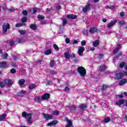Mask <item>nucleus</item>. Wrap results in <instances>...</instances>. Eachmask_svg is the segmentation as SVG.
Segmentation results:
<instances>
[{
    "label": "nucleus",
    "instance_id": "f257e3e1",
    "mask_svg": "<svg viewBox=\"0 0 127 127\" xmlns=\"http://www.w3.org/2000/svg\"><path fill=\"white\" fill-rule=\"evenodd\" d=\"M77 72L79 73L81 77H85L86 76V69L83 66H79L77 68Z\"/></svg>",
    "mask_w": 127,
    "mask_h": 127
},
{
    "label": "nucleus",
    "instance_id": "f03ea898",
    "mask_svg": "<svg viewBox=\"0 0 127 127\" xmlns=\"http://www.w3.org/2000/svg\"><path fill=\"white\" fill-rule=\"evenodd\" d=\"M117 106H121V105H124L126 107H127V100L122 99L119 101H116L115 103Z\"/></svg>",
    "mask_w": 127,
    "mask_h": 127
},
{
    "label": "nucleus",
    "instance_id": "7ed1b4c3",
    "mask_svg": "<svg viewBox=\"0 0 127 127\" xmlns=\"http://www.w3.org/2000/svg\"><path fill=\"white\" fill-rule=\"evenodd\" d=\"M22 117H23V118H25L27 120H31L32 114L31 113L28 114L25 112H23L22 113Z\"/></svg>",
    "mask_w": 127,
    "mask_h": 127
},
{
    "label": "nucleus",
    "instance_id": "20e7f679",
    "mask_svg": "<svg viewBox=\"0 0 127 127\" xmlns=\"http://www.w3.org/2000/svg\"><path fill=\"white\" fill-rule=\"evenodd\" d=\"M124 76H127V72H119L116 73V79H119L123 78Z\"/></svg>",
    "mask_w": 127,
    "mask_h": 127
},
{
    "label": "nucleus",
    "instance_id": "39448f33",
    "mask_svg": "<svg viewBox=\"0 0 127 127\" xmlns=\"http://www.w3.org/2000/svg\"><path fill=\"white\" fill-rule=\"evenodd\" d=\"M10 27V25H9V24H8V23L3 24L2 26L3 32L4 33H5V32L7 31V29H9Z\"/></svg>",
    "mask_w": 127,
    "mask_h": 127
},
{
    "label": "nucleus",
    "instance_id": "423d86ee",
    "mask_svg": "<svg viewBox=\"0 0 127 127\" xmlns=\"http://www.w3.org/2000/svg\"><path fill=\"white\" fill-rule=\"evenodd\" d=\"M85 51V48L82 46H79L78 48V54L79 56H83V53Z\"/></svg>",
    "mask_w": 127,
    "mask_h": 127
},
{
    "label": "nucleus",
    "instance_id": "0eeeda50",
    "mask_svg": "<svg viewBox=\"0 0 127 127\" xmlns=\"http://www.w3.org/2000/svg\"><path fill=\"white\" fill-rule=\"evenodd\" d=\"M43 116L44 119L47 121H48V120H51L53 118V116L51 114H43Z\"/></svg>",
    "mask_w": 127,
    "mask_h": 127
},
{
    "label": "nucleus",
    "instance_id": "6e6552de",
    "mask_svg": "<svg viewBox=\"0 0 127 127\" xmlns=\"http://www.w3.org/2000/svg\"><path fill=\"white\" fill-rule=\"evenodd\" d=\"M4 83L7 86H12V85H13V81L10 79H5L4 81Z\"/></svg>",
    "mask_w": 127,
    "mask_h": 127
},
{
    "label": "nucleus",
    "instance_id": "1a4fd4ad",
    "mask_svg": "<svg viewBox=\"0 0 127 127\" xmlns=\"http://www.w3.org/2000/svg\"><path fill=\"white\" fill-rule=\"evenodd\" d=\"M89 32L93 34L95 32H99V30L96 27H92L89 29Z\"/></svg>",
    "mask_w": 127,
    "mask_h": 127
},
{
    "label": "nucleus",
    "instance_id": "9d476101",
    "mask_svg": "<svg viewBox=\"0 0 127 127\" xmlns=\"http://www.w3.org/2000/svg\"><path fill=\"white\" fill-rule=\"evenodd\" d=\"M91 9V5L88 3L86 6L83 8V12H87L88 10H90Z\"/></svg>",
    "mask_w": 127,
    "mask_h": 127
},
{
    "label": "nucleus",
    "instance_id": "9b49d317",
    "mask_svg": "<svg viewBox=\"0 0 127 127\" xmlns=\"http://www.w3.org/2000/svg\"><path fill=\"white\" fill-rule=\"evenodd\" d=\"M58 124V122L56 120L53 121L47 124L48 127H52V126H56Z\"/></svg>",
    "mask_w": 127,
    "mask_h": 127
},
{
    "label": "nucleus",
    "instance_id": "f8f14e48",
    "mask_svg": "<svg viewBox=\"0 0 127 127\" xmlns=\"http://www.w3.org/2000/svg\"><path fill=\"white\" fill-rule=\"evenodd\" d=\"M116 23H117V20H112L111 21L110 23H109V24L107 25V27H108L109 28H110V27H112V26H114V25L116 24Z\"/></svg>",
    "mask_w": 127,
    "mask_h": 127
},
{
    "label": "nucleus",
    "instance_id": "ddd939ff",
    "mask_svg": "<svg viewBox=\"0 0 127 127\" xmlns=\"http://www.w3.org/2000/svg\"><path fill=\"white\" fill-rule=\"evenodd\" d=\"M50 94L48 93H45L42 96V99L43 100H48V98H50Z\"/></svg>",
    "mask_w": 127,
    "mask_h": 127
},
{
    "label": "nucleus",
    "instance_id": "4468645a",
    "mask_svg": "<svg viewBox=\"0 0 127 127\" xmlns=\"http://www.w3.org/2000/svg\"><path fill=\"white\" fill-rule=\"evenodd\" d=\"M66 17L69 19H76L77 18V16L74 15L68 14Z\"/></svg>",
    "mask_w": 127,
    "mask_h": 127
},
{
    "label": "nucleus",
    "instance_id": "2eb2a0df",
    "mask_svg": "<svg viewBox=\"0 0 127 127\" xmlns=\"http://www.w3.org/2000/svg\"><path fill=\"white\" fill-rule=\"evenodd\" d=\"M5 118H6V114H2L0 115V122H4V120H5Z\"/></svg>",
    "mask_w": 127,
    "mask_h": 127
},
{
    "label": "nucleus",
    "instance_id": "dca6fc26",
    "mask_svg": "<svg viewBox=\"0 0 127 127\" xmlns=\"http://www.w3.org/2000/svg\"><path fill=\"white\" fill-rule=\"evenodd\" d=\"M37 87V85L35 84H31L28 86V88L29 90H33V89H35Z\"/></svg>",
    "mask_w": 127,
    "mask_h": 127
},
{
    "label": "nucleus",
    "instance_id": "f3484780",
    "mask_svg": "<svg viewBox=\"0 0 127 127\" xmlns=\"http://www.w3.org/2000/svg\"><path fill=\"white\" fill-rule=\"evenodd\" d=\"M7 66V64L6 63L3 62L2 63H0V68H6Z\"/></svg>",
    "mask_w": 127,
    "mask_h": 127
},
{
    "label": "nucleus",
    "instance_id": "a211bd4d",
    "mask_svg": "<svg viewBox=\"0 0 127 127\" xmlns=\"http://www.w3.org/2000/svg\"><path fill=\"white\" fill-rule=\"evenodd\" d=\"M100 44V41L99 40H97L93 42L92 43V45L94 46V47H97V46H99Z\"/></svg>",
    "mask_w": 127,
    "mask_h": 127
},
{
    "label": "nucleus",
    "instance_id": "6ab92c4d",
    "mask_svg": "<svg viewBox=\"0 0 127 127\" xmlns=\"http://www.w3.org/2000/svg\"><path fill=\"white\" fill-rule=\"evenodd\" d=\"M126 83H127V79H123L120 82L119 85L123 86V85H125Z\"/></svg>",
    "mask_w": 127,
    "mask_h": 127
},
{
    "label": "nucleus",
    "instance_id": "aec40b11",
    "mask_svg": "<svg viewBox=\"0 0 127 127\" xmlns=\"http://www.w3.org/2000/svg\"><path fill=\"white\" fill-rule=\"evenodd\" d=\"M25 83V80L24 79H21L18 81V85L19 86H22Z\"/></svg>",
    "mask_w": 127,
    "mask_h": 127
},
{
    "label": "nucleus",
    "instance_id": "412c9836",
    "mask_svg": "<svg viewBox=\"0 0 127 127\" xmlns=\"http://www.w3.org/2000/svg\"><path fill=\"white\" fill-rule=\"evenodd\" d=\"M121 47H122V46L121 45L117 46V48L113 50V53L114 54H116V53H117L118 52L119 49H120Z\"/></svg>",
    "mask_w": 127,
    "mask_h": 127
},
{
    "label": "nucleus",
    "instance_id": "4be33fe9",
    "mask_svg": "<svg viewBox=\"0 0 127 127\" xmlns=\"http://www.w3.org/2000/svg\"><path fill=\"white\" fill-rule=\"evenodd\" d=\"M30 28L31 29H32V30H35L37 28V26H36L35 24H32L30 25Z\"/></svg>",
    "mask_w": 127,
    "mask_h": 127
},
{
    "label": "nucleus",
    "instance_id": "5701e85b",
    "mask_svg": "<svg viewBox=\"0 0 127 127\" xmlns=\"http://www.w3.org/2000/svg\"><path fill=\"white\" fill-rule=\"evenodd\" d=\"M66 122H67V125L66 127H72V121L69 120H67Z\"/></svg>",
    "mask_w": 127,
    "mask_h": 127
},
{
    "label": "nucleus",
    "instance_id": "b1692460",
    "mask_svg": "<svg viewBox=\"0 0 127 127\" xmlns=\"http://www.w3.org/2000/svg\"><path fill=\"white\" fill-rule=\"evenodd\" d=\"M64 57L66 59H69L70 58V53L69 52H65L64 54Z\"/></svg>",
    "mask_w": 127,
    "mask_h": 127
},
{
    "label": "nucleus",
    "instance_id": "393cba45",
    "mask_svg": "<svg viewBox=\"0 0 127 127\" xmlns=\"http://www.w3.org/2000/svg\"><path fill=\"white\" fill-rule=\"evenodd\" d=\"M52 53L51 50H48L44 52L45 55H49Z\"/></svg>",
    "mask_w": 127,
    "mask_h": 127
},
{
    "label": "nucleus",
    "instance_id": "a878e982",
    "mask_svg": "<svg viewBox=\"0 0 127 127\" xmlns=\"http://www.w3.org/2000/svg\"><path fill=\"white\" fill-rule=\"evenodd\" d=\"M107 67L105 65H103L100 66L99 70L100 71H104V70H106Z\"/></svg>",
    "mask_w": 127,
    "mask_h": 127
},
{
    "label": "nucleus",
    "instance_id": "bb28decb",
    "mask_svg": "<svg viewBox=\"0 0 127 127\" xmlns=\"http://www.w3.org/2000/svg\"><path fill=\"white\" fill-rule=\"evenodd\" d=\"M31 10H33V13H36L37 11H40L39 9L37 8H32Z\"/></svg>",
    "mask_w": 127,
    "mask_h": 127
},
{
    "label": "nucleus",
    "instance_id": "cd10ccee",
    "mask_svg": "<svg viewBox=\"0 0 127 127\" xmlns=\"http://www.w3.org/2000/svg\"><path fill=\"white\" fill-rule=\"evenodd\" d=\"M87 108V105L85 104H81L79 106V108L81 109V110H85Z\"/></svg>",
    "mask_w": 127,
    "mask_h": 127
},
{
    "label": "nucleus",
    "instance_id": "c85d7f7f",
    "mask_svg": "<svg viewBox=\"0 0 127 127\" xmlns=\"http://www.w3.org/2000/svg\"><path fill=\"white\" fill-rule=\"evenodd\" d=\"M108 88V85L104 84L102 86L101 89L102 91H105V90H107V88Z\"/></svg>",
    "mask_w": 127,
    "mask_h": 127
},
{
    "label": "nucleus",
    "instance_id": "c756f323",
    "mask_svg": "<svg viewBox=\"0 0 127 127\" xmlns=\"http://www.w3.org/2000/svg\"><path fill=\"white\" fill-rule=\"evenodd\" d=\"M55 64V62H54V60L52 61L50 64V67L53 68V67H54Z\"/></svg>",
    "mask_w": 127,
    "mask_h": 127
},
{
    "label": "nucleus",
    "instance_id": "7c9ffc66",
    "mask_svg": "<svg viewBox=\"0 0 127 127\" xmlns=\"http://www.w3.org/2000/svg\"><path fill=\"white\" fill-rule=\"evenodd\" d=\"M19 32L21 35H24L26 33V31L25 30H21L19 31Z\"/></svg>",
    "mask_w": 127,
    "mask_h": 127
},
{
    "label": "nucleus",
    "instance_id": "2f4dec72",
    "mask_svg": "<svg viewBox=\"0 0 127 127\" xmlns=\"http://www.w3.org/2000/svg\"><path fill=\"white\" fill-rule=\"evenodd\" d=\"M53 47H54V49H55V50H56V51H59V48L58 47V46H57V45L54 44L53 45Z\"/></svg>",
    "mask_w": 127,
    "mask_h": 127
},
{
    "label": "nucleus",
    "instance_id": "473e14b6",
    "mask_svg": "<svg viewBox=\"0 0 127 127\" xmlns=\"http://www.w3.org/2000/svg\"><path fill=\"white\" fill-rule=\"evenodd\" d=\"M38 18L40 20H43V19H44V16L42 15H39L38 16Z\"/></svg>",
    "mask_w": 127,
    "mask_h": 127
},
{
    "label": "nucleus",
    "instance_id": "72a5a7b5",
    "mask_svg": "<svg viewBox=\"0 0 127 127\" xmlns=\"http://www.w3.org/2000/svg\"><path fill=\"white\" fill-rule=\"evenodd\" d=\"M53 115H54L55 116H58L59 115V111H53Z\"/></svg>",
    "mask_w": 127,
    "mask_h": 127
},
{
    "label": "nucleus",
    "instance_id": "f704fd0d",
    "mask_svg": "<svg viewBox=\"0 0 127 127\" xmlns=\"http://www.w3.org/2000/svg\"><path fill=\"white\" fill-rule=\"evenodd\" d=\"M4 86H5V83H2V82L0 81V88H3V87H4Z\"/></svg>",
    "mask_w": 127,
    "mask_h": 127
},
{
    "label": "nucleus",
    "instance_id": "c9c22d12",
    "mask_svg": "<svg viewBox=\"0 0 127 127\" xmlns=\"http://www.w3.org/2000/svg\"><path fill=\"white\" fill-rule=\"evenodd\" d=\"M104 122L105 123H109V122H110V118L107 117V118H105Z\"/></svg>",
    "mask_w": 127,
    "mask_h": 127
},
{
    "label": "nucleus",
    "instance_id": "e433bc0d",
    "mask_svg": "<svg viewBox=\"0 0 127 127\" xmlns=\"http://www.w3.org/2000/svg\"><path fill=\"white\" fill-rule=\"evenodd\" d=\"M17 42H18V43H22V42H23V41H22V39L20 38H18L16 40Z\"/></svg>",
    "mask_w": 127,
    "mask_h": 127
},
{
    "label": "nucleus",
    "instance_id": "4c0bfd02",
    "mask_svg": "<svg viewBox=\"0 0 127 127\" xmlns=\"http://www.w3.org/2000/svg\"><path fill=\"white\" fill-rule=\"evenodd\" d=\"M23 24L21 23H18L15 25L16 27H19L20 26H22Z\"/></svg>",
    "mask_w": 127,
    "mask_h": 127
},
{
    "label": "nucleus",
    "instance_id": "58836bf2",
    "mask_svg": "<svg viewBox=\"0 0 127 127\" xmlns=\"http://www.w3.org/2000/svg\"><path fill=\"white\" fill-rule=\"evenodd\" d=\"M67 23V19H64L63 22V25L64 26Z\"/></svg>",
    "mask_w": 127,
    "mask_h": 127
},
{
    "label": "nucleus",
    "instance_id": "ea45409f",
    "mask_svg": "<svg viewBox=\"0 0 127 127\" xmlns=\"http://www.w3.org/2000/svg\"><path fill=\"white\" fill-rule=\"evenodd\" d=\"M27 20V18L26 17H24L22 18V22H25Z\"/></svg>",
    "mask_w": 127,
    "mask_h": 127
},
{
    "label": "nucleus",
    "instance_id": "a19ab883",
    "mask_svg": "<svg viewBox=\"0 0 127 127\" xmlns=\"http://www.w3.org/2000/svg\"><path fill=\"white\" fill-rule=\"evenodd\" d=\"M107 8H110V9H115V6H107Z\"/></svg>",
    "mask_w": 127,
    "mask_h": 127
},
{
    "label": "nucleus",
    "instance_id": "79ce46f5",
    "mask_svg": "<svg viewBox=\"0 0 127 127\" xmlns=\"http://www.w3.org/2000/svg\"><path fill=\"white\" fill-rule=\"evenodd\" d=\"M118 23L119 24V25H124V24H125V22L124 21H120L118 22Z\"/></svg>",
    "mask_w": 127,
    "mask_h": 127
},
{
    "label": "nucleus",
    "instance_id": "37998d69",
    "mask_svg": "<svg viewBox=\"0 0 127 127\" xmlns=\"http://www.w3.org/2000/svg\"><path fill=\"white\" fill-rule=\"evenodd\" d=\"M16 72L15 69L14 68H12L10 70V73H11V74H14Z\"/></svg>",
    "mask_w": 127,
    "mask_h": 127
},
{
    "label": "nucleus",
    "instance_id": "c03bdc74",
    "mask_svg": "<svg viewBox=\"0 0 127 127\" xmlns=\"http://www.w3.org/2000/svg\"><path fill=\"white\" fill-rule=\"evenodd\" d=\"M69 90H70V88L68 86H66L64 88V91L65 92H69Z\"/></svg>",
    "mask_w": 127,
    "mask_h": 127
},
{
    "label": "nucleus",
    "instance_id": "a18cd8bd",
    "mask_svg": "<svg viewBox=\"0 0 127 127\" xmlns=\"http://www.w3.org/2000/svg\"><path fill=\"white\" fill-rule=\"evenodd\" d=\"M81 44L82 46H85L86 45V41L85 40H83L81 42Z\"/></svg>",
    "mask_w": 127,
    "mask_h": 127
},
{
    "label": "nucleus",
    "instance_id": "49530a36",
    "mask_svg": "<svg viewBox=\"0 0 127 127\" xmlns=\"http://www.w3.org/2000/svg\"><path fill=\"white\" fill-rule=\"evenodd\" d=\"M125 64H125V63H124V62L120 64V68H123L124 67V66H125Z\"/></svg>",
    "mask_w": 127,
    "mask_h": 127
},
{
    "label": "nucleus",
    "instance_id": "de8ad7c7",
    "mask_svg": "<svg viewBox=\"0 0 127 127\" xmlns=\"http://www.w3.org/2000/svg\"><path fill=\"white\" fill-rule=\"evenodd\" d=\"M35 101H40V97L39 96H37L35 97Z\"/></svg>",
    "mask_w": 127,
    "mask_h": 127
},
{
    "label": "nucleus",
    "instance_id": "09e8293b",
    "mask_svg": "<svg viewBox=\"0 0 127 127\" xmlns=\"http://www.w3.org/2000/svg\"><path fill=\"white\" fill-rule=\"evenodd\" d=\"M121 56H122V53H120L118 56L114 58V59H119V58H120V57H121Z\"/></svg>",
    "mask_w": 127,
    "mask_h": 127
},
{
    "label": "nucleus",
    "instance_id": "8fccbe9b",
    "mask_svg": "<svg viewBox=\"0 0 127 127\" xmlns=\"http://www.w3.org/2000/svg\"><path fill=\"white\" fill-rule=\"evenodd\" d=\"M22 14H23V15H27V11L23 10L22 11Z\"/></svg>",
    "mask_w": 127,
    "mask_h": 127
},
{
    "label": "nucleus",
    "instance_id": "3c124183",
    "mask_svg": "<svg viewBox=\"0 0 127 127\" xmlns=\"http://www.w3.org/2000/svg\"><path fill=\"white\" fill-rule=\"evenodd\" d=\"M50 73H51V74H52L53 75H54L55 74H57V72H56L54 70H51Z\"/></svg>",
    "mask_w": 127,
    "mask_h": 127
},
{
    "label": "nucleus",
    "instance_id": "603ef678",
    "mask_svg": "<svg viewBox=\"0 0 127 127\" xmlns=\"http://www.w3.org/2000/svg\"><path fill=\"white\" fill-rule=\"evenodd\" d=\"M75 57H76V56L74 53H72L71 55H70V58H75Z\"/></svg>",
    "mask_w": 127,
    "mask_h": 127
},
{
    "label": "nucleus",
    "instance_id": "864d4df0",
    "mask_svg": "<svg viewBox=\"0 0 127 127\" xmlns=\"http://www.w3.org/2000/svg\"><path fill=\"white\" fill-rule=\"evenodd\" d=\"M76 109V107L74 105L70 107V110H72V111Z\"/></svg>",
    "mask_w": 127,
    "mask_h": 127
},
{
    "label": "nucleus",
    "instance_id": "5fc2aeb1",
    "mask_svg": "<svg viewBox=\"0 0 127 127\" xmlns=\"http://www.w3.org/2000/svg\"><path fill=\"white\" fill-rule=\"evenodd\" d=\"M7 56H8L7 53H5L3 55V58H7Z\"/></svg>",
    "mask_w": 127,
    "mask_h": 127
},
{
    "label": "nucleus",
    "instance_id": "6e6d98bb",
    "mask_svg": "<svg viewBox=\"0 0 127 127\" xmlns=\"http://www.w3.org/2000/svg\"><path fill=\"white\" fill-rule=\"evenodd\" d=\"M10 45L11 46H13V45H14V41H11L10 42Z\"/></svg>",
    "mask_w": 127,
    "mask_h": 127
},
{
    "label": "nucleus",
    "instance_id": "4d7b16f0",
    "mask_svg": "<svg viewBox=\"0 0 127 127\" xmlns=\"http://www.w3.org/2000/svg\"><path fill=\"white\" fill-rule=\"evenodd\" d=\"M46 85H51V81H48L47 82L45 83Z\"/></svg>",
    "mask_w": 127,
    "mask_h": 127
},
{
    "label": "nucleus",
    "instance_id": "13d9d810",
    "mask_svg": "<svg viewBox=\"0 0 127 127\" xmlns=\"http://www.w3.org/2000/svg\"><path fill=\"white\" fill-rule=\"evenodd\" d=\"M27 123L30 124H32L33 123L32 121H31V119L28 120Z\"/></svg>",
    "mask_w": 127,
    "mask_h": 127
},
{
    "label": "nucleus",
    "instance_id": "bf43d9fd",
    "mask_svg": "<svg viewBox=\"0 0 127 127\" xmlns=\"http://www.w3.org/2000/svg\"><path fill=\"white\" fill-rule=\"evenodd\" d=\"M65 42L67 44L69 43H70V40L69 39H68V38H66L65 39Z\"/></svg>",
    "mask_w": 127,
    "mask_h": 127
},
{
    "label": "nucleus",
    "instance_id": "052dcab7",
    "mask_svg": "<svg viewBox=\"0 0 127 127\" xmlns=\"http://www.w3.org/2000/svg\"><path fill=\"white\" fill-rule=\"evenodd\" d=\"M41 62H42V61H41V60L38 61L37 62V64H38V65H39V64H41Z\"/></svg>",
    "mask_w": 127,
    "mask_h": 127
},
{
    "label": "nucleus",
    "instance_id": "680f3d73",
    "mask_svg": "<svg viewBox=\"0 0 127 127\" xmlns=\"http://www.w3.org/2000/svg\"><path fill=\"white\" fill-rule=\"evenodd\" d=\"M61 8V7L59 5H58L56 6V9L57 10H59Z\"/></svg>",
    "mask_w": 127,
    "mask_h": 127
},
{
    "label": "nucleus",
    "instance_id": "e2e57ef3",
    "mask_svg": "<svg viewBox=\"0 0 127 127\" xmlns=\"http://www.w3.org/2000/svg\"><path fill=\"white\" fill-rule=\"evenodd\" d=\"M123 97H124V95H123V94H120V95H119L117 96L118 98H123Z\"/></svg>",
    "mask_w": 127,
    "mask_h": 127
},
{
    "label": "nucleus",
    "instance_id": "0e129e2a",
    "mask_svg": "<svg viewBox=\"0 0 127 127\" xmlns=\"http://www.w3.org/2000/svg\"><path fill=\"white\" fill-rule=\"evenodd\" d=\"M25 93H26V91H25V90H21L20 91L21 94H24Z\"/></svg>",
    "mask_w": 127,
    "mask_h": 127
},
{
    "label": "nucleus",
    "instance_id": "69168bd1",
    "mask_svg": "<svg viewBox=\"0 0 127 127\" xmlns=\"http://www.w3.org/2000/svg\"><path fill=\"white\" fill-rule=\"evenodd\" d=\"M125 15V13L124 12H121L120 13V16H124Z\"/></svg>",
    "mask_w": 127,
    "mask_h": 127
},
{
    "label": "nucleus",
    "instance_id": "338daca9",
    "mask_svg": "<svg viewBox=\"0 0 127 127\" xmlns=\"http://www.w3.org/2000/svg\"><path fill=\"white\" fill-rule=\"evenodd\" d=\"M9 10L10 11H14V8H10V9H9Z\"/></svg>",
    "mask_w": 127,
    "mask_h": 127
},
{
    "label": "nucleus",
    "instance_id": "774afa93",
    "mask_svg": "<svg viewBox=\"0 0 127 127\" xmlns=\"http://www.w3.org/2000/svg\"><path fill=\"white\" fill-rule=\"evenodd\" d=\"M99 56V58H102L103 56H104V55L102 54H100Z\"/></svg>",
    "mask_w": 127,
    "mask_h": 127
}]
</instances>
